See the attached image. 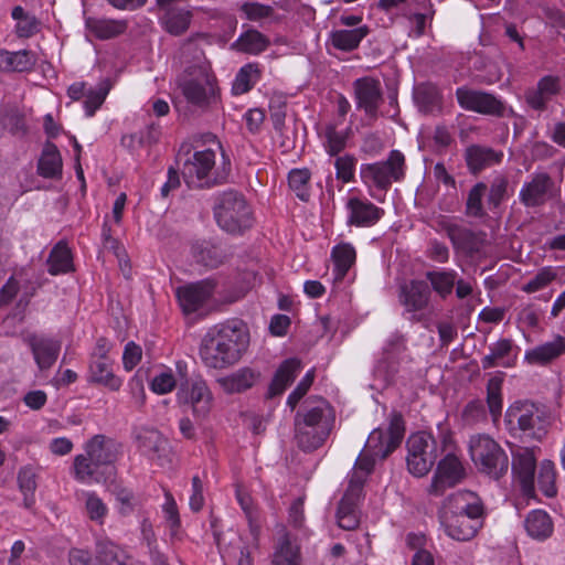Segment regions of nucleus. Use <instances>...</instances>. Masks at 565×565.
Instances as JSON below:
<instances>
[{"mask_svg":"<svg viewBox=\"0 0 565 565\" xmlns=\"http://www.w3.org/2000/svg\"><path fill=\"white\" fill-rule=\"evenodd\" d=\"M249 343L246 326L230 320L209 329L200 344V358L210 369L222 370L237 363Z\"/></svg>","mask_w":565,"mask_h":565,"instance_id":"obj_1","label":"nucleus"},{"mask_svg":"<svg viewBox=\"0 0 565 565\" xmlns=\"http://www.w3.org/2000/svg\"><path fill=\"white\" fill-rule=\"evenodd\" d=\"M121 450V444L114 438L98 434L92 437L85 446L86 455L74 459L76 479L86 481L94 479L99 482L111 480L115 475L114 462Z\"/></svg>","mask_w":565,"mask_h":565,"instance_id":"obj_2","label":"nucleus"},{"mask_svg":"<svg viewBox=\"0 0 565 565\" xmlns=\"http://www.w3.org/2000/svg\"><path fill=\"white\" fill-rule=\"evenodd\" d=\"M333 422L332 411L324 401L312 408L298 411L295 416L298 447L306 452L321 447L331 433Z\"/></svg>","mask_w":565,"mask_h":565,"instance_id":"obj_3","label":"nucleus"},{"mask_svg":"<svg viewBox=\"0 0 565 565\" xmlns=\"http://www.w3.org/2000/svg\"><path fill=\"white\" fill-rule=\"evenodd\" d=\"M510 430H520L525 436L542 440L552 424V414L547 406L529 401H516L504 415Z\"/></svg>","mask_w":565,"mask_h":565,"instance_id":"obj_4","label":"nucleus"},{"mask_svg":"<svg viewBox=\"0 0 565 565\" xmlns=\"http://www.w3.org/2000/svg\"><path fill=\"white\" fill-rule=\"evenodd\" d=\"M213 211L217 225L227 233H243L253 225L250 209L238 191L221 193L216 198Z\"/></svg>","mask_w":565,"mask_h":565,"instance_id":"obj_5","label":"nucleus"},{"mask_svg":"<svg viewBox=\"0 0 565 565\" xmlns=\"http://www.w3.org/2000/svg\"><path fill=\"white\" fill-rule=\"evenodd\" d=\"M471 460L478 470L494 480L504 477L510 467V460L501 446L486 435L471 437L469 444Z\"/></svg>","mask_w":565,"mask_h":565,"instance_id":"obj_6","label":"nucleus"},{"mask_svg":"<svg viewBox=\"0 0 565 565\" xmlns=\"http://www.w3.org/2000/svg\"><path fill=\"white\" fill-rule=\"evenodd\" d=\"M360 177L367 186L374 185L386 191L393 181L397 182L404 179L405 157L399 150H392L384 161L362 164Z\"/></svg>","mask_w":565,"mask_h":565,"instance_id":"obj_7","label":"nucleus"},{"mask_svg":"<svg viewBox=\"0 0 565 565\" xmlns=\"http://www.w3.org/2000/svg\"><path fill=\"white\" fill-rule=\"evenodd\" d=\"M406 447L409 473L417 478L426 476L438 458L436 439L431 434L418 431L407 438Z\"/></svg>","mask_w":565,"mask_h":565,"instance_id":"obj_8","label":"nucleus"},{"mask_svg":"<svg viewBox=\"0 0 565 565\" xmlns=\"http://www.w3.org/2000/svg\"><path fill=\"white\" fill-rule=\"evenodd\" d=\"M177 397L180 404L191 406L198 419L205 418L211 411L213 396L201 376L182 380Z\"/></svg>","mask_w":565,"mask_h":565,"instance_id":"obj_9","label":"nucleus"},{"mask_svg":"<svg viewBox=\"0 0 565 565\" xmlns=\"http://www.w3.org/2000/svg\"><path fill=\"white\" fill-rule=\"evenodd\" d=\"M456 98L466 110L495 117L504 116L505 105L490 93L462 86L456 89Z\"/></svg>","mask_w":565,"mask_h":565,"instance_id":"obj_10","label":"nucleus"},{"mask_svg":"<svg viewBox=\"0 0 565 565\" xmlns=\"http://www.w3.org/2000/svg\"><path fill=\"white\" fill-rule=\"evenodd\" d=\"M215 164V152L211 149L196 151L192 159H186L182 167V175L184 181L191 185L195 181H203L200 186H213L221 182L220 179H211L209 177Z\"/></svg>","mask_w":565,"mask_h":565,"instance_id":"obj_11","label":"nucleus"},{"mask_svg":"<svg viewBox=\"0 0 565 565\" xmlns=\"http://www.w3.org/2000/svg\"><path fill=\"white\" fill-rule=\"evenodd\" d=\"M463 478L465 470L460 460L455 455L448 454L438 462L428 492L435 497L443 495L448 488L455 487Z\"/></svg>","mask_w":565,"mask_h":565,"instance_id":"obj_12","label":"nucleus"},{"mask_svg":"<svg viewBox=\"0 0 565 565\" xmlns=\"http://www.w3.org/2000/svg\"><path fill=\"white\" fill-rule=\"evenodd\" d=\"M555 183L546 172H539L532 175L520 190V202L525 207H539L544 205L554 195Z\"/></svg>","mask_w":565,"mask_h":565,"instance_id":"obj_13","label":"nucleus"},{"mask_svg":"<svg viewBox=\"0 0 565 565\" xmlns=\"http://www.w3.org/2000/svg\"><path fill=\"white\" fill-rule=\"evenodd\" d=\"M215 287L216 282L211 278L178 287L175 294L183 312L190 315L202 308Z\"/></svg>","mask_w":565,"mask_h":565,"instance_id":"obj_14","label":"nucleus"},{"mask_svg":"<svg viewBox=\"0 0 565 565\" xmlns=\"http://www.w3.org/2000/svg\"><path fill=\"white\" fill-rule=\"evenodd\" d=\"M358 108L364 109L371 120H376L383 102L381 84L372 77L358 78L353 83Z\"/></svg>","mask_w":565,"mask_h":565,"instance_id":"obj_15","label":"nucleus"},{"mask_svg":"<svg viewBox=\"0 0 565 565\" xmlns=\"http://www.w3.org/2000/svg\"><path fill=\"white\" fill-rule=\"evenodd\" d=\"M438 519L445 533L452 540L461 542L473 539L483 525L481 520H468L465 515L449 513L440 509Z\"/></svg>","mask_w":565,"mask_h":565,"instance_id":"obj_16","label":"nucleus"},{"mask_svg":"<svg viewBox=\"0 0 565 565\" xmlns=\"http://www.w3.org/2000/svg\"><path fill=\"white\" fill-rule=\"evenodd\" d=\"M430 297V286L426 280L412 279L399 287V302L406 312L414 313V318L428 307Z\"/></svg>","mask_w":565,"mask_h":565,"instance_id":"obj_17","label":"nucleus"},{"mask_svg":"<svg viewBox=\"0 0 565 565\" xmlns=\"http://www.w3.org/2000/svg\"><path fill=\"white\" fill-rule=\"evenodd\" d=\"M536 457L533 448H519L512 454L511 471L520 481L522 491L530 494L534 491Z\"/></svg>","mask_w":565,"mask_h":565,"instance_id":"obj_18","label":"nucleus"},{"mask_svg":"<svg viewBox=\"0 0 565 565\" xmlns=\"http://www.w3.org/2000/svg\"><path fill=\"white\" fill-rule=\"evenodd\" d=\"M440 510L458 515H465L468 520H481L484 518V508L481 500L471 491H457L450 494Z\"/></svg>","mask_w":565,"mask_h":565,"instance_id":"obj_19","label":"nucleus"},{"mask_svg":"<svg viewBox=\"0 0 565 565\" xmlns=\"http://www.w3.org/2000/svg\"><path fill=\"white\" fill-rule=\"evenodd\" d=\"M215 77L207 74L185 79L180 88L188 103L198 106L206 107L215 97Z\"/></svg>","mask_w":565,"mask_h":565,"instance_id":"obj_20","label":"nucleus"},{"mask_svg":"<svg viewBox=\"0 0 565 565\" xmlns=\"http://www.w3.org/2000/svg\"><path fill=\"white\" fill-rule=\"evenodd\" d=\"M446 232L454 246L470 256L480 253L486 244L487 234L481 231L473 232L469 228L451 224L447 226Z\"/></svg>","mask_w":565,"mask_h":565,"instance_id":"obj_21","label":"nucleus"},{"mask_svg":"<svg viewBox=\"0 0 565 565\" xmlns=\"http://www.w3.org/2000/svg\"><path fill=\"white\" fill-rule=\"evenodd\" d=\"M350 214L348 224L359 227L373 226L384 214V211L367 200L350 198L347 202Z\"/></svg>","mask_w":565,"mask_h":565,"instance_id":"obj_22","label":"nucleus"},{"mask_svg":"<svg viewBox=\"0 0 565 565\" xmlns=\"http://www.w3.org/2000/svg\"><path fill=\"white\" fill-rule=\"evenodd\" d=\"M26 341L39 369L41 371L51 369L58 356L61 342L52 338L35 334L29 335Z\"/></svg>","mask_w":565,"mask_h":565,"instance_id":"obj_23","label":"nucleus"},{"mask_svg":"<svg viewBox=\"0 0 565 565\" xmlns=\"http://www.w3.org/2000/svg\"><path fill=\"white\" fill-rule=\"evenodd\" d=\"M413 98L419 111L425 115L439 114L443 109V95L430 82L417 84L413 89Z\"/></svg>","mask_w":565,"mask_h":565,"instance_id":"obj_24","label":"nucleus"},{"mask_svg":"<svg viewBox=\"0 0 565 565\" xmlns=\"http://www.w3.org/2000/svg\"><path fill=\"white\" fill-rule=\"evenodd\" d=\"M135 440L152 459L161 461L169 455V441L157 429L140 428L135 433Z\"/></svg>","mask_w":565,"mask_h":565,"instance_id":"obj_25","label":"nucleus"},{"mask_svg":"<svg viewBox=\"0 0 565 565\" xmlns=\"http://www.w3.org/2000/svg\"><path fill=\"white\" fill-rule=\"evenodd\" d=\"M71 565H125L117 555L114 545H103L98 550V554L93 559L88 552L83 550H73L70 553Z\"/></svg>","mask_w":565,"mask_h":565,"instance_id":"obj_26","label":"nucleus"},{"mask_svg":"<svg viewBox=\"0 0 565 565\" xmlns=\"http://www.w3.org/2000/svg\"><path fill=\"white\" fill-rule=\"evenodd\" d=\"M503 153L497 152L492 148L472 145L466 149L465 158L469 170L477 174L483 169L499 163Z\"/></svg>","mask_w":565,"mask_h":565,"instance_id":"obj_27","label":"nucleus"},{"mask_svg":"<svg viewBox=\"0 0 565 565\" xmlns=\"http://www.w3.org/2000/svg\"><path fill=\"white\" fill-rule=\"evenodd\" d=\"M300 367L301 363L298 359L291 358L285 360L277 369L270 382L267 396L273 398L277 395H280L286 390V387L294 382Z\"/></svg>","mask_w":565,"mask_h":565,"instance_id":"obj_28","label":"nucleus"},{"mask_svg":"<svg viewBox=\"0 0 565 565\" xmlns=\"http://www.w3.org/2000/svg\"><path fill=\"white\" fill-rule=\"evenodd\" d=\"M89 381L104 385L111 391H118L121 386V380L114 374L113 363L109 359H92Z\"/></svg>","mask_w":565,"mask_h":565,"instance_id":"obj_29","label":"nucleus"},{"mask_svg":"<svg viewBox=\"0 0 565 565\" xmlns=\"http://www.w3.org/2000/svg\"><path fill=\"white\" fill-rule=\"evenodd\" d=\"M270 45V40L255 29L243 32L232 44L231 49L241 53L258 55Z\"/></svg>","mask_w":565,"mask_h":565,"instance_id":"obj_30","label":"nucleus"},{"mask_svg":"<svg viewBox=\"0 0 565 565\" xmlns=\"http://www.w3.org/2000/svg\"><path fill=\"white\" fill-rule=\"evenodd\" d=\"M364 478L354 473L350 480L349 487L341 498L337 515H360L359 503L362 499Z\"/></svg>","mask_w":565,"mask_h":565,"instance_id":"obj_31","label":"nucleus"},{"mask_svg":"<svg viewBox=\"0 0 565 565\" xmlns=\"http://www.w3.org/2000/svg\"><path fill=\"white\" fill-rule=\"evenodd\" d=\"M565 352V338L557 335L553 341L541 344L525 353L531 364H546Z\"/></svg>","mask_w":565,"mask_h":565,"instance_id":"obj_32","label":"nucleus"},{"mask_svg":"<svg viewBox=\"0 0 565 565\" xmlns=\"http://www.w3.org/2000/svg\"><path fill=\"white\" fill-rule=\"evenodd\" d=\"M38 173L47 179H55L62 174V157L57 147L47 141L38 162Z\"/></svg>","mask_w":565,"mask_h":565,"instance_id":"obj_33","label":"nucleus"},{"mask_svg":"<svg viewBox=\"0 0 565 565\" xmlns=\"http://www.w3.org/2000/svg\"><path fill=\"white\" fill-rule=\"evenodd\" d=\"M192 17V12L188 9L169 7L161 18V23L169 34L179 36L186 32Z\"/></svg>","mask_w":565,"mask_h":565,"instance_id":"obj_34","label":"nucleus"},{"mask_svg":"<svg viewBox=\"0 0 565 565\" xmlns=\"http://www.w3.org/2000/svg\"><path fill=\"white\" fill-rule=\"evenodd\" d=\"M527 534L539 541L548 539L553 533V522L550 515L542 510L530 512L524 521Z\"/></svg>","mask_w":565,"mask_h":565,"instance_id":"obj_35","label":"nucleus"},{"mask_svg":"<svg viewBox=\"0 0 565 565\" xmlns=\"http://www.w3.org/2000/svg\"><path fill=\"white\" fill-rule=\"evenodd\" d=\"M258 376L259 373L249 367H243L228 376L220 379L218 382L226 393L234 394L250 388Z\"/></svg>","mask_w":565,"mask_h":565,"instance_id":"obj_36","label":"nucleus"},{"mask_svg":"<svg viewBox=\"0 0 565 565\" xmlns=\"http://www.w3.org/2000/svg\"><path fill=\"white\" fill-rule=\"evenodd\" d=\"M369 32L370 29L366 25L352 30H337L331 32L330 40L335 49L350 52L359 47L361 41L369 34Z\"/></svg>","mask_w":565,"mask_h":565,"instance_id":"obj_37","label":"nucleus"},{"mask_svg":"<svg viewBox=\"0 0 565 565\" xmlns=\"http://www.w3.org/2000/svg\"><path fill=\"white\" fill-rule=\"evenodd\" d=\"M192 255L196 263L211 268L218 267L225 258V254L220 247L206 241L193 244Z\"/></svg>","mask_w":565,"mask_h":565,"instance_id":"obj_38","label":"nucleus"},{"mask_svg":"<svg viewBox=\"0 0 565 565\" xmlns=\"http://www.w3.org/2000/svg\"><path fill=\"white\" fill-rule=\"evenodd\" d=\"M426 281L443 299L447 298L455 287L457 273L455 270H429L425 273Z\"/></svg>","mask_w":565,"mask_h":565,"instance_id":"obj_39","label":"nucleus"},{"mask_svg":"<svg viewBox=\"0 0 565 565\" xmlns=\"http://www.w3.org/2000/svg\"><path fill=\"white\" fill-rule=\"evenodd\" d=\"M262 71L257 63L245 64L234 79L232 92L234 95H242L249 92L254 84L260 78Z\"/></svg>","mask_w":565,"mask_h":565,"instance_id":"obj_40","label":"nucleus"},{"mask_svg":"<svg viewBox=\"0 0 565 565\" xmlns=\"http://www.w3.org/2000/svg\"><path fill=\"white\" fill-rule=\"evenodd\" d=\"M86 26L98 39L107 40L121 34L126 29V23L124 21L88 18Z\"/></svg>","mask_w":565,"mask_h":565,"instance_id":"obj_41","label":"nucleus"},{"mask_svg":"<svg viewBox=\"0 0 565 565\" xmlns=\"http://www.w3.org/2000/svg\"><path fill=\"white\" fill-rule=\"evenodd\" d=\"M49 273L51 275H58L67 273L72 269V255L67 245L63 242H58L51 250L49 259Z\"/></svg>","mask_w":565,"mask_h":565,"instance_id":"obj_42","label":"nucleus"},{"mask_svg":"<svg viewBox=\"0 0 565 565\" xmlns=\"http://www.w3.org/2000/svg\"><path fill=\"white\" fill-rule=\"evenodd\" d=\"M332 259L335 268V279H342L355 262V249L349 243L333 247Z\"/></svg>","mask_w":565,"mask_h":565,"instance_id":"obj_43","label":"nucleus"},{"mask_svg":"<svg viewBox=\"0 0 565 565\" xmlns=\"http://www.w3.org/2000/svg\"><path fill=\"white\" fill-rule=\"evenodd\" d=\"M405 435V422L401 412L393 411L390 415L388 438L383 456H390L402 443Z\"/></svg>","mask_w":565,"mask_h":565,"instance_id":"obj_44","label":"nucleus"},{"mask_svg":"<svg viewBox=\"0 0 565 565\" xmlns=\"http://www.w3.org/2000/svg\"><path fill=\"white\" fill-rule=\"evenodd\" d=\"M502 383L501 376H492L487 383V405L493 420H498L502 413Z\"/></svg>","mask_w":565,"mask_h":565,"instance_id":"obj_45","label":"nucleus"},{"mask_svg":"<svg viewBox=\"0 0 565 565\" xmlns=\"http://www.w3.org/2000/svg\"><path fill=\"white\" fill-rule=\"evenodd\" d=\"M487 190L488 186L483 182H478L470 189L466 201V213L468 216L482 218L487 215L482 204Z\"/></svg>","mask_w":565,"mask_h":565,"instance_id":"obj_46","label":"nucleus"},{"mask_svg":"<svg viewBox=\"0 0 565 565\" xmlns=\"http://www.w3.org/2000/svg\"><path fill=\"white\" fill-rule=\"evenodd\" d=\"M110 90L109 79H103L95 89L87 92L86 99L84 102L85 113L88 117H92L96 110L103 105L106 96Z\"/></svg>","mask_w":565,"mask_h":565,"instance_id":"obj_47","label":"nucleus"},{"mask_svg":"<svg viewBox=\"0 0 565 565\" xmlns=\"http://www.w3.org/2000/svg\"><path fill=\"white\" fill-rule=\"evenodd\" d=\"M310 171L308 169H294L289 172L288 183L292 191L296 192V195L301 200L307 202L309 200L310 193L308 190V184L310 180Z\"/></svg>","mask_w":565,"mask_h":565,"instance_id":"obj_48","label":"nucleus"},{"mask_svg":"<svg viewBox=\"0 0 565 565\" xmlns=\"http://www.w3.org/2000/svg\"><path fill=\"white\" fill-rule=\"evenodd\" d=\"M555 477L556 473L553 461L543 460L539 469L537 483L546 497H554L556 494Z\"/></svg>","mask_w":565,"mask_h":565,"instance_id":"obj_49","label":"nucleus"},{"mask_svg":"<svg viewBox=\"0 0 565 565\" xmlns=\"http://www.w3.org/2000/svg\"><path fill=\"white\" fill-rule=\"evenodd\" d=\"M512 350V341L509 339H501L492 347H490V354L481 360L483 370L491 369L498 365V361L504 359Z\"/></svg>","mask_w":565,"mask_h":565,"instance_id":"obj_50","label":"nucleus"},{"mask_svg":"<svg viewBox=\"0 0 565 565\" xmlns=\"http://www.w3.org/2000/svg\"><path fill=\"white\" fill-rule=\"evenodd\" d=\"M508 184V179L504 175H498L492 180L487 198L488 206L491 210L498 209L505 199Z\"/></svg>","mask_w":565,"mask_h":565,"instance_id":"obj_51","label":"nucleus"},{"mask_svg":"<svg viewBox=\"0 0 565 565\" xmlns=\"http://www.w3.org/2000/svg\"><path fill=\"white\" fill-rule=\"evenodd\" d=\"M347 146V137L344 134L337 131L335 127L328 126L326 128V150L331 156H338Z\"/></svg>","mask_w":565,"mask_h":565,"instance_id":"obj_52","label":"nucleus"},{"mask_svg":"<svg viewBox=\"0 0 565 565\" xmlns=\"http://www.w3.org/2000/svg\"><path fill=\"white\" fill-rule=\"evenodd\" d=\"M462 418L468 425H473L487 418V411L481 399L470 401L462 411Z\"/></svg>","mask_w":565,"mask_h":565,"instance_id":"obj_53","label":"nucleus"},{"mask_svg":"<svg viewBox=\"0 0 565 565\" xmlns=\"http://www.w3.org/2000/svg\"><path fill=\"white\" fill-rule=\"evenodd\" d=\"M355 163L356 159L353 156L345 154L338 157L334 161L337 178L344 183L352 181L354 178Z\"/></svg>","mask_w":565,"mask_h":565,"instance_id":"obj_54","label":"nucleus"},{"mask_svg":"<svg viewBox=\"0 0 565 565\" xmlns=\"http://www.w3.org/2000/svg\"><path fill=\"white\" fill-rule=\"evenodd\" d=\"M34 64L35 58L30 51L10 52V72L30 71Z\"/></svg>","mask_w":565,"mask_h":565,"instance_id":"obj_55","label":"nucleus"},{"mask_svg":"<svg viewBox=\"0 0 565 565\" xmlns=\"http://www.w3.org/2000/svg\"><path fill=\"white\" fill-rule=\"evenodd\" d=\"M366 452L376 456L380 459H385L388 456H383L386 450V440L384 431L381 428H375L369 436L366 445Z\"/></svg>","mask_w":565,"mask_h":565,"instance_id":"obj_56","label":"nucleus"},{"mask_svg":"<svg viewBox=\"0 0 565 565\" xmlns=\"http://www.w3.org/2000/svg\"><path fill=\"white\" fill-rule=\"evenodd\" d=\"M38 468L32 465H26L20 468L18 472V484L20 491H35L36 490V478Z\"/></svg>","mask_w":565,"mask_h":565,"instance_id":"obj_57","label":"nucleus"},{"mask_svg":"<svg viewBox=\"0 0 565 565\" xmlns=\"http://www.w3.org/2000/svg\"><path fill=\"white\" fill-rule=\"evenodd\" d=\"M556 278V274L552 268L546 267L541 269L532 279H530L524 286V291L535 292L546 287L552 280Z\"/></svg>","mask_w":565,"mask_h":565,"instance_id":"obj_58","label":"nucleus"},{"mask_svg":"<svg viewBox=\"0 0 565 565\" xmlns=\"http://www.w3.org/2000/svg\"><path fill=\"white\" fill-rule=\"evenodd\" d=\"M315 373L313 371H309L303 379L298 383L296 388L289 394L287 398V404L290 406L291 409H294L299 401L306 395L308 390L313 383Z\"/></svg>","mask_w":565,"mask_h":565,"instance_id":"obj_59","label":"nucleus"},{"mask_svg":"<svg viewBox=\"0 0 565 565\" xmlns=\"http://www.w3.org/2000/svg\"><path fill=\"white\" fill-rule=\"evenodd\" d=\"M4 126L13 135L26 132L24 115L17 108L7 110L4 115Z\"/></svg>","mask_w":565,"mask_h":565,"instance_id":"obj_60","label":"nucleus"},{"mask_svg":"<svg viewBox=\"0 0 565 565\" xmlns=\"http://www.w3.org/2000/svg\"><path fill=\"white\" fill-rule=\"evenodd\" d=\"M242 10L250 21L269 18L274 13L273 7L258 2L244 3Z\"/></svg>","mask_w":565,"mask_h":565,"instance_id":"obj_61","label":"nucleus"},{"mask_svg":"<svg viewBox=\"0 0 565 565\" xmlns=\"http://www.w3.org/2000/svg\"><path fill=\"white\" fill-rule=\"evenodd\" d=\"M177 382L172 373L163 372L154 376L151 381V390L158 394H167L171 392Z\"/></svg>","mask_w":565,"mask_h":565,"instance_id":"obj_62","label":"nucleus"},{"mask_svg":"<svg viewBox=\"0 0 565 565\" xmlns=\"http://www.w3.org/2000/svg\"><path fill=\"white\" fill-rule=\"evenodd\" d=\"M86 510H87L89 518L94 521H100L107 512L106 505L94 493H90L87 497Z\"/></svg>","mask_w":565,"mask_h":565,"instance_id":"obj_63","label":"nucleus"},{"mask_svg":"<svg viewBox=\"0 0 565 565\" xmlns=\"http://www.w3.org/2000/svg\"><path fill=\"white\" fill-rule=\"evenodd\" d=\"M141 348L135 342H128L122 354L124 366L127 371H131L141 360Z\"/></svg>","mask_w":565,"mask_h":565,"instance_id":"obj_64","label":"nucleus"}]
</instances>
